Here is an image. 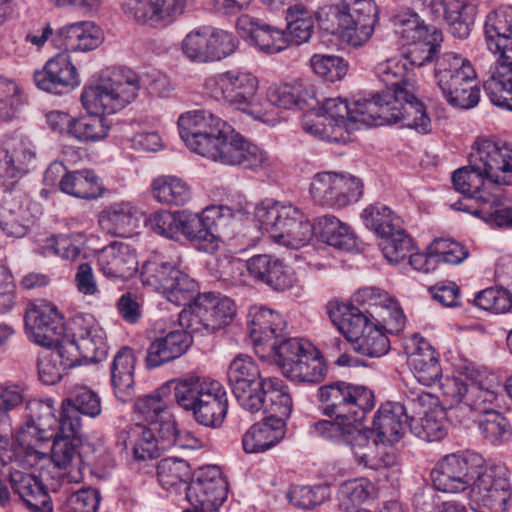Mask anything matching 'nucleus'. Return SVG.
<instances>
[{
    "label": "nucleus",
    "mask_w": 512,
    "mask_h": 512,
    "mask_svg": "<svg viewBox=\"0 0 512 512\" xmlns=\"http://www.w3.org/2000/svg\"><path fill=\"white\" fill-rule=\"evenodd\" d=\"M322 413L334 421L320 420L313 424L318 436L337 443L360 447L367 444V432L358 429L361 422L375 406L373 391L364 386L345 381L323 385L317 390Z\"/></svg>",
    "instance_id": "20e7f679"
},
{
    "label": "nucleus",
    "mask_w": 512,
    "mask_h": 512,
    "mask_svg": "<svg viewBox=\"0 0 512 512\" xmlns=\"http://www.w3.org/2000/svg\"><path fill=\"white\" fill-rule=\"evenodd\" d=\"M135 356L129 347H122L114 356L111 365V383L114 394L122 402L131 400L134 389Z\"/></svg>",
    "instance_id": "c03bdc74"
},
{
    "label": "nucleus",
    "mask_w": 512,
    "mask_h": 512,
    "mask_svg": "<svg viewBox=\"0 0 512 512\" xmlns=\"http://www.w3.org/2000/svg\"><path fill=\"white\" fill-rule=\"evenodd\" d=\"M364 225L380 238L401 227V220L386 205L375 203L366 207L362 214Z\"/></svg>",
    "instance_id": "13d9d810"
},
{
    "label": "nucleus",
    "mask_w": 512,
    "mask_h": 512,
    "mask_svg": "<svg viewBox=\"0 0 512 512\" xmlns=\"http://www.w3.org/2000/svg\"><path fill=\"white\" fill-rule=\"evenodd\" d=\"M478 428L482 437L492 445L506 443L512 436V428L508 420L497 410L480 416Z\"/></svg>",
    "instance_id": "69168bd1"
},
{
    "label": "nucleus",
    "mask_w": 512,
    "mask_h": 512,
    "mask_svg": "<svg viewBox=\"0 0 512 512\" xmlns=\"http://www.w3.org/2000/svg\"><path fill=\"white\" fill-rule=\"evenodd\" d=\"M117 444L125 450H130L137 462L155 459L160 456L161 450L167 449V443L162 439L159 428L147 427L141 423L121 430Z\"/></svg>",
    "instance_id": "393cba45"
},
{
    "label": "nucleus",
    "mask_w": 512,
    "mask_h": 512,
    "mask_svg": "<svg viewBox=\"0 0 512 512\" xmlns=\"http://www.w3.org/2000/svg\"><path fill=\"white\" fill-rule=\"evenodd\" d=\"M371 103H374V96L354 101L353 107L341 97L327 98L316 112L304 114L303 130L328 142H346L350 133L360 125L374 126V123L366 122L362 115Z\"/></svg>",
    "instance_id": "0eeeda50"
},
{
    "label": "nucleus",
    "mask_w": 512,
    "mask_h": 512,
    "mask_svg": "<svg viewBox=\"0 0 512 512\" xmlns=\"http://www.w3.org/2000/svg\"><path fill=\"white\" fill-rule=\"evenodd\" d=\"M10 484L31 512H52L50 496L35 475L19 470L11 471Z\"/></svg>",
    "instance_id": "58836bf2"
},
{
    "label": "nucleus",
    "mask_w": 512,
    "mask_h": 512,
    "mask_svg": "<svg viewBox=\"0 0 512 512\" xmlns=\"http://www.w3.org/2000/svg\"><path fill=\"white\" fill-rule=\"evenodd\" d=\"M486 460L471 450L444 456L431 472L434 487L445 493H459L471 487Z\"/></svg>",
    "instance_id": "6ab92c4d"
},
{
    "label": "nucleus",
    "mask_w": 512,
    "mask_h": 512,
    "mask_svg": "<svg viewBox=\"0 0 512 512\" xmlns=\"http://www.w3.org/2000/svg\"><path fill=\"white\" fill-rule=\"evenodd\" d=\"M51 442L48 459L41 461L38 465L51 460L58 469L67 471L66 478L69 482H80L82 472L80 468L81 457L78 450L79 440L55 437Z\"/></svg>",
    "instance_id": "37998d69"
},
{
    "label": "nucleus",
    "mask_w": 512,
    "mask_h": 512,
    "mask_svg": "<svg viewBox=\"0 0 512 512\" xmlns=\"http://www.w3.org/2000/svg\"><path fill=\"white\" fill-rule=\"evenodd\" d=\"M379 246L384 257L393 264L401 263L415 250L413 239L402 227L381 238Z\"/></svg>",
    "instance_id": "774afa93"
},
{
    "label": "nucleus",
    "mask_w": 512,
    "mask_h": 512,
    "mask_svg": "<svg viewBox=\"0 0 512 512\" xmlns=\"http://www.w3.org/2000/svg\"><path fill=\"white\" fill-rule=\"evenodd\" d=\"M228 382L238 404L250 413H257L261 406L260 390L266 377L261 376L254 359L246 354L237 355L227 372Z\"/></svg>",
    "instance_id": "412c9836"
},
{
    "label": "nucleus",
    "mask_w": 512,
    "mask_h": 512,
    "mask_svg": "<svg viewBox=\"0 0 512 512\" xmlns=\"http://www.w3.org/2000/svg\"><path fill=\"white\" fill-rule=\"evenodd\" d=\"M310 343L299 338L286 337L285 330L282 337H276L270 343H267L266 355L264 358L273 359L280 367L283 375L285 368L292 366L302 354L308 351Z\"/></svg>",
    "instance_id": "603ef678"
},
{
    "label": "nucleus",
    "mask_w": 512,
    "mask_h": 512,
    "mask_svg": "<svg viewBox=\"0 0 512 512\" xmlns=\"http://www.w3.org/2000/svg\"><path fill=\"white\" fill-rule=\"evenodd\" d=\"M236 27L249 36L259 51L275 54L285 50L289 41L282 30L262 24L258 20L242 15L238 18Z\"/></svg>",
    "instance_id": "4c0bfd02"
},
{
    "label": "nucleus",
    "mask_w": 512,
    "mask_h": 512,
    "mask_svg": "<svg viewBox=\"0 0 512 512\" xmlns=\"http://www.w3.org/2000/svg\"><path fill=\"white\" fill-rule=\"evenodd\" d=\"M264 386L260 390L261 406L258 412L264 410L269 417L275 420H286L290 417L293 409V402L287 385L277 377H266Z\"/></svg>",
    "instance_id": "ea45409f"
},
{
    "label": "nucleus",
    "mask_w": 512,
    "mask_h": 512,
    "mask_svg": "<svg viewBox=\"0 0 512 512\" xmlns=\"http://www.w3.org/2000/svg\"><path fill=\"white\" fill-rule=\"evenodd\" d=\"M26 421L19 427L12 445V454L4 464L15 462L25 468H34L48 459V451L52 439H77L81 431L82 419L69 406L61 402V412L57 417V409L52 399H31L26 401Z\"/></svg>",
    "instance_id": "f03ea898"
},
{
    "label": "nucleus",
    "mask_w": 512,
    "mask_h": 512,
    "mask_svg": "<svg viewBox=\"0 0 512 512\" xmlns=\"http://www.w3.org/2000/svg\"><path fill=\"white\" fill-rule=\"evenodd\" d=\"M235 222V214L227 206H209L200 214L186 210L171 212L160 210L151 213L146 226L154 233L175 239L184 235L197 249L213 253L219 247L222 234H228Z\"/></svg>",
    "instance_id": "39448f33"
},
{
    "label": "nucleus",
    "mask_w": 512,
    "mask_h": 512,
    "mask_svg": "<svg viewBox=\"0 0 512 512\" xmlns=\"http://www.w3.org/2000/svg\"><path fill=\"white\" fill-rule=\"evenodd\" d=\"M181 139L193 152L218 162L235 129L207 110H192L180 115Z\"/></svg>",
    "instance_id": "f8f14e48"
},
{
    "label": "nucleus",
    "mask_w": 512,
    "mask_h": 512,
    "mask_svg": "<svg viewBox=\"0 0 512 512\" xmlns=\"http://www.w3.org/2000/svg\"><path fill=\"white\" fill-rule=\"evenodd\" d=\"M230 166H242L255 171H265L272 165L271 157L258 146L246 141L238 132L230 138L218 160Z\"/></svg>",
    "instance_id": "2f4dec72"
},
{
    "label": "nucleus",
    "mask_w": 512,
    "mask_h": 512,
    "mask_svg": "<svg viewBox=\"0 0 512 512\" xmlns=\"http://www.w3.org/2000/svg\"><path fill=\"white\" fill-rule=\"evenodd\" d=\"M413 341L415 348L409 354V366L419 383L430 386L441 376L437 354L425 339L415 337Z\"/></svg>",
    "instance_id": "79ce46f5"
},
{
    "label": "nucleus",
    "mask_w": 512,
    "mask_h": 512,
    "mask_svg": "<svg viewBox=\"0 0 512 512\" xmlns=\"http://www.w3.org/2000/svg\"><path fill=\"white\" fill-rule=\"evenodd\" d=\"M443 401L448 416L459 423L470 419L473 414L483 416L498 406L499 382L493 375L478 374L465 382L461 378L446 377L440 383Z\"/></svg>",
    "instance_id": "6e6552de"
},
{
    "label": "nucleus",
    "mask_w": 512,
    "mask_h": 512,
    "mask_svg": "<svg viewBox=\"0 0 512 512\" xmlns=\"http://www.w3.org/2000/svg\"><path fill=\"white\" fill-rule=\"evenodd\" d=\"M299 208L285 202L266 199L255 207L254 220L260 231L276 241L291 219L298 215Z\"/></svg>",
    "instance_id": "e433bc0d"
},
{
    "label": "nucleus",
    "mask_w": 512,
    "mask_h": 512,
    "mask_svg": "<svg viewBox=\"0 0 512 512\" xmlns=\"http://www.w3.org/2000/svg\"><path fill=\"white\" fill-rule=\"evenodd\" d=\"M70 335L63 336L52 346L59 354V363L65 370L84 363H97L105 359L108 346L106 333L92 315H75L69 322Z\"/></svg>",
    "instance_id": "9d476101"
},
{
    "label": "nucleus",
    "mask_w": 512,
    "mask_h": 512,
    "mask_svg": "<svg viewBox=\"0 0 512 512\" xmlns=\"http://www.w3.org/2000/svg\"><path fill=\"white\" fill-rule=\"evenodd\" d=\"M511 498L506 468L486 461L470 487L471 508L476 512H504Z\"/></svg>",
    "instance_id": "dca6fc26"
},
{
    "label": "nucleus",
    "mask_w": 512,
    "mask_h": 512,
    "mask_svg": "<svg viewBox=\"0 0 512 512\" xmlns=\"http://www.w3.org/2000/svg\"><path fill=\"white\" fill-rule=\"evenodd\" d=\"M326 309L333 325L355 351L368 357H381L388 352L390 342L384 333L385 326L373 315L339 300L329 301Z\"/></svg>",
    "instance_id": "1a4fd4ad"
},
{
    "label": "nucleus",
    "mask_w": 512,
    "mask_h": 512,
    "mask_svg": "<svg viewBox=\"0 0 512 512\" xmlns=\"http://www.w3.org/2000/svg\"><path fill=\"white\" fill-rule=\"evenodd\" d=\"M249 275L256 281L262 282L275 290H286L292 287L293 277L284 266L283 262L270 255L262 254L251 257L245 265Z\"/></svg>",
    "instance_id": "c9c22d12"
},
{
    "label": "nucleus",
    "mask_w": 512,
    "mask_h": 512,
    "mask_svg": "<svg viewBox=\"0 0 512 512\" xmlns=\"http://www.w3.org/2000/svg\"><path fill=\"white\" fill-rule=\"evenodd\" d=\"M377 79L386 87V91L376 93L386 99L390 96H401L403 93L411 96L414 84L408 70V61L402 57H392L378 63L374 69Z\"/></svg>",
    "instance_id": "f704fd0d"
},
{
    "label": "nucleus",
    "mask_w": 512,
    "mask_h": 512,
    "mask_svg": "<svg viewBox=\"0 0 512 512\" xmlns=\"http://www.w3.org/2000/svg\"><path fill=\"white\" fill-rule=\"evenodd\" d=\"M434 77L447 101L454 107L469 109L476 106L480 90L470 61L460 54L446 52L436 58Z\"/></svg>",
    "instance_id": "ddd939ff"
},
{
    "label": "nucleus",
    "mask_w": 512,
    "mask_h": 512,
    "mask_svg": "<svg viewBox=\"0 0 512 512\" xmlns=\"http://www.w3.org/2000/svg\"><path fill=\"white\" fill-rule=\"evenodd\" d=\"M185 499L193 509L219 507L227 496V487L217 467L201 468L185 486Z\"/></svg>",
    "instance_id": "5701e85b"
},
{
    "label": "nucleus",
    "mask_w": 512,
    "mask_h": 512,
    "mask_svg": "<svg viewBox=\"0 0 512 512\" xmlns=\"http://www.w3.org/2000/svg\"><path fill=\"white\" fill-rule=\"evenodd\" d=\"M313 201L327 208H344L362 196L363 184L352 175L326 171L315 174L309 188Z\"/></svg>",
    "instance_id": "aec40b11"
},
{
    "label": "nucleus",
    "mask_w": 512,
    "mask_h": 512,
    "mask_svg": "<svg viewBox=\"0 0 512 512\" xmlns=\"http://www.w3.org/2000/svg\"><path fill=\"white\" fill-rule=\"evenodd\" d=\"M484 35L487 48L494 54L512 38V7H501L490 12L485 21Z\"/></svg>",
    "instance_id": "3c124183"
},
{
    "label": "nucleus",
    "mask_w": 512,
    "mask_h": 512,
    "mask_svg": "<svg viewBox=\"0 0 512 512\" xmlns=\"http://www.w3.org/2000/svg\"><path fill=\"white\" fill-rule=\"evenodd\" d=\"M176 403L186 411H192L195 420L207 427L219 426L227 413V393L223 385L214 379L189 376L174 382Z\"/></svg>",
    "instance_id": "9b49d317"
},
{
    "label": "nucleus",
    "mask_w": 512,
    "mask_h": 512,
    "mask_svg": "<svg viewBox=\"0 0 512 512\" xmlns=\"http://www.w3.org/2000/svg\"><path fill=\"white\" fill-rule=\"evenodd\" d=\"M59 188L63 193L80 199H96L103 193L99 177L88 169L69 172L61 178Z\"/></svg>",
    "instance_id": "8fccbe9b"
},
{
    "label": "nucleus",
    "mask_w": 512,
    "mask_h": 512,
    "mask_svg": "<svg viewBox=\"0 0 512 512\" xmlns=\"http://www.w3.org/2000/svg\"><path fill=\"white\" fill-rule=\"evenodd\" d=\"M259 81L250 72L228 70L207 77L203 83L205 94L224 105L249 115L252 119L274 126L279 117L260 103Z\"/></svg>",
    "instance_id": "423d86ee"
},
{
    "label": "nucleus",
    "mask_w": 512,
    "mask_h": 512,
    "mask_svg": "<svg viewBox=\"0 0 512 512\" xmlns=\"http://www.w3.org/2000/svg\"><path fill=\"white\" fill-rule=\"evenodd\" d=\"M327 16L337 21V25L325 26L331 32L339 31L350 45L360 46L373 34L376 21V7L372 0H341L330 7Z\"/></svg>",
    "instance_id": "f3484780"
},
{
    "label": "nucleus",
    "mask_w": 512,
    "mask_h": 512,
    "mask_svg": "<svg viewBox=\"0 0 512 512\" xmlns=\"http://www.w3.org/2000/svg\"><path fill=\"white\" fill-rule=\"evenodd\" d=\"M286 424L282 420L265 417L250 427L242 439L247 453H262L276 445L285 436Z\"/></svg>",
    "instance_id": "a19ab883"
},
{
    "label": "nucleus",
    "mask_w": 512,
    "mask_h": 512,
    "mask_svg": "<svg viewBox=\"0 0 512 512\" xmlns=\"http://www.w3.org/2000/svg\"><path fill=\"white\" fill-rule=\"evenodd\" d=\"M153 198L164 205L181 206L192 198V189L182 178L173 175H161L151 184Z\"/></svg>",
    "instance_id": "de8ad7c7"
},
{
    "label": "nucleus",
    "mask_w": 512,
    "mask_h": 512,
    "mask_svg": "<svg viewBox=\"0 0 512 512\" xmlns=\"http://www.w3.org/2000/svg\"><path fill=\"white\" fill-rule=\"evenodd\" d=\"M140 81L129 68L118 67L104 73L100 79L81 92V103L88 115L73 119L69 135L81 142L103 140L110 125L103 114H114L133 102L138 96Z\"/></svg>",
    "instance_id": "7ed1b4c3"
},
{
    "label": "nucleus",
    "mask_w": 512,
    "mask_h": 512,
    "mask_svg": "<svg viewBox=\"0 0 512 512\" xmlns=\"http://www.w3.org/2000/svg\"><path fill=\"white\" fill-rule=\"evenodd\" d=\"M249 335L254 344L255 352L264 358L267 343L276 337H282L286 323L282 316L263 306H252L248 312Z\"/></svg>",
    "instance_id": "cd10ccee"
},
{
    "label": "nucleus",
    "mask_w": 512,
    "mask_h": 512,
    "mask_svg": "<svg viewBox=\"0 0 512 512\" xmlns=\"http://www.w3.org/2000/svg\"><path fill=\"white\" fill-rule=\"evenodd\" d=\"M287 29L296 44L308 42L314 31V17L302 4L290 6L286 15Z\"/></svg>",
    "instance_id": "0e129e2a"
},
{
    "label": "nucleus",
    "mask_w": 512,
    "mask_h": 512,
    "mask_svg": "<svg viewBox=\"0 0 512 512\" xmlns=\"http://www.w3.org/2000/svg\"><path fill=\"white\" fill-rule=\"evenodd\" d=\"M423 13L433 19L443 16L450 33L460 39L467 38L474 22L475 8L465 0H418Z\"/></svg>",
    "instance_id": "b1692460"
},
{
    "label": "nucleus",
    "mask_w": 512,
    "mask_h": 512,
    "mask_svg": "<svg viewBox=\"0 0 512 512\" xmlns=\"http://www.w3.org/2000/svg\"><path fill=\"white\" fill-rule=\"evenodd\" d=\"M34 223V216L26 207L15 203L0 206V229L6 236L21 238Z\"/></svg>",
    "instance_id": "6e6d98bb"
},
{
    "label": "nucleus",
    "mask_w": 512,
    "mask_h": 512,
    "mask_svg": "<svg viewBox=\"0 0 512 512\" xmlns=\"http://www.w3.org/2000/svg\"><path fill=\"white\" fill-rule=\"evenodd\" d=\"M25 328L28 338L43 347H51L66 331L63 316L57 306L42 300L28 306Z\"/></svg>",
    "instance_id": "4be33fe9"
},
{
    "label": "nucleus",
    "mask_w": 512,
    "mask_h": 512,
    "mask_svg": "<svg viewBox=\"0 0 512 512\" xmlns=\"http://www.w3.org/2000/svg\"><path fill=\"white\" fill-rule=\"evenodd\" d=\"M25 102L21 87L12 79L0 77V120L17 119Z\"/></svg>",
    "instance_id": "680f3d73"
},
{
    "label": "nucleus",
    "mask_w": 512,
    "mask_h": 512,
    "mask_svg": "<svg viewBox=\"0 0 512 512\" xmlns=\"http://www.w3.org/2000/svg\"><path fill=\"white\" fill-rule=\"evenodd\" d=\"M410 418L401 403L382 404L373 419V431L382 444L398 442L409 427Z\"/></svg>",
    "instance_id": "72a5a7b5"
},
{
    "label": "nucleus",
    "mask_w": 512,
    "mask_h": 512,
    "mask_svg": "<svg viewBox=\"0 0 512 512\" xmlns=\"http://www.w3.org/2000/svg\"><path fill=\"white\" fill-rule=\"evenodd\" d=\"M484 89L493 104L512 110V68L494 66Z\"/></svg>",
    "instance_id": "5fc2aeb1"
},
{
    "label": "nucleus",
    "mask_w": 512,
    "mask_h": 512,
    "mask_svg": "<svg viewBox=\"0 0 512 512\" xmlns=\"http://www.w3.org/2000/svg\"><path fill=\"white\" fill-rule=\"evenodd\" d=\"M468 166L454 171L456 191L476 200L478 206L470 213L494 227L512 226V199L499 194V185L510 184L512 146L479 137L471 147Z\"/></svg>",
    "instance_id": "f257e3e1"
},
{
    "label": "nucleus",
    "mask_w": 512,
    "mask_h": 512,
    "mask_svg": "<svg viewBox=\"0 0 512 512\" xmlns=\"http://www.w3.org/2000/svg\"><path fill=\"white\" fill-rule=\"evenodd\" d=\"M135 423L145 424L147 427L159 428L163 422L172 421L166 411V404L158 393L139 397L133 407Z\"/></svg>",
    "instance_id": "864d4df0"
},
{
    "label": "nucleus",
    "mask_w": 512,
    "mask_h": 512,
    "mask_svg": "<svg viewBox=\"0 0 512 512\" xmlns=\"http://www.w3.org/2000/svg\"><path fill=\"white\" fill-rule=\"evenodd\" d=\"M411 96L403 93L401 96H390L389 99L374 96V103L362 112L364 120L374 123V126L394 124L401 122L402 126L414 129L419 133L431 131V120L426 107L415 94V87L411 89Z\"/></svg>",
    "instance_id": "4468645a"
},
{
    "label": "nucleus",
    "mask_w": 512,
    "mask_h": 512,
    "mask_svg": "<svg viewBox=\"0 0 512 512\" xmlns=\"http://www.w3.org/2000/svg\"><path fill=\"white\" fill-rule=\"evenodd\" d=\"M57 6L95 9L99 0H51ZM187 0H128L122 4L124 13L136 23L149 27H166L183 15Z\"/></svg>",
    "instance_id": "2eb2a0df"
},
{
    "label": "nucleus",
    "mask_w": 512,
    "mask_h": 512,
    "mask_svg": "<svg viewBox=\"0 0 512 512\" xmlns=\"http://www.w3.org/2000/svg\"><path fill=\"white\" fill-rule=\"evenodd\" d=\"M36 86L49 93L61 94L79 84L76 67L68 53H59L34 73Z\"/></svg>",
    "instance_id": "a878e982"
},
{
    "label": "nucleus",
    "mask_w": 512,
    "mask_h": 512,
    "mask_svg": "<svg viewBox=\"0 0 512 512\" xmlns=\"http://www.w3.org/2000/svg\"><path fill=\"white\" fill-rule=\"evenodd\" d=\"M35 152L23 141L0 147V187L11 190L27 174Z\"/></svg>",
    "instance_id": "c85d7f7f"
},
{
    "label": "nucleus",
    "mask_w": 512,
    "mask_h": 512,
    "mask_svg": "<svg viewBox=\"0 0 512 512\" xmlns=\"http://www.w3.org/2000/svg\"><path fill=\"white\" fill-rule=\"evenodd\" d=\"M157 478L163 489L177 493L191 479V469L185 460L164 458L157 465Z\"/></svg>",
    "instance_id": "4d7b16f0"
},
{
    "label": "nucleus",
    "mask_w": 512,
    "mask_h": 512,
    "mask_svg": "<svg viewBox=\"0 0 512 512\" xmlns=\"http://www.w3.org/2000/svg\"><path fill=\"white\" fill-rule=\"evenodd\" d=\"M376 441L355 447L353 454L356 463L365 468L379 471L388 481H394L400 473L398 456L394 451L383 452L380 457L375 456Z\"/></svg>",
    "instance_id": "49530a36"
},
{
    "label": "nucleus",
    "mask_w": 512,
    "mask_h": 512,
    "mask_svg": "<svg viewBox=\"0 0 512 512\" xmlns=\"http://www.w3.org/2000/svg\"><path fill=\"white\" fill-rule=\"evenodd\" d=\"M199 305L206 310L210 326L216 331L229 323L235 314V306L231 299L215 293H203L197 296Z\"/></svg>",
    "instance_id": "bf43d9fd"
},
{
    "label": "nucleus",
    "mask_w": 512,
    "mask_h": 512,
    "mask_svg": "<svg viewBox=\"0 0 512 512\" xmlns=\"http://www.w3.org/2000/svg\"><path fill=\"white\" fill-rule=\"evenodd\" d=\"M394 25L403 45L410 47V64L420 67L434 59L443 40L436 27L426 25L417 13L410 11L398 14Z\"/></svg>",
    "instance_id": "a211bd4d"
},
{
    "label": "nucleus",
    "mask_w": 512,
    "mask_h": 512,
    "mask_svg": "<svg viewBox=\"0 0 512 512\" xmlns=\"http://www.w3.org/2000/svg\"><path fill=\"white\" fill-rule=\"evenodd\" d=\"M314 236V227L305 214L299 209L291 221L286 224L281 234H278L276 243L298 249L307 245Z\"/></svg>",
    "instance_id": "052dcab7"
},
{
    "label": "nucleus",
    "mask_w": 512,
    "mask_h": 512,
    "mask_svg": "<svg viewBox=\"0 0 512 512\" xmlns=\"http://www.w3.org/2000/svg\"><path fill=\"white\" fill-rule=\"evenodd\" d=\"M269 105L283 109L314 110L318 101L301 83L270 86L267 92Z\"/></svg>",
    "instance_id": "a18cd8bd"
},
{
    "label": "nucleus",
    "mask_w": 512,
    "mask_h": 512,
    "mask_svg": "<svg viewBox=\"0 0 512 512\" xmlns=\"http://www.w3.org/2000/svg\"><path fill=\"white\" fill-rule=\"evenodd\" d=\"M103 41L102 30L90 21H80L59 28L52 38L58 48L70 52H88Z\"/></svg>",
    "instance_id": "7c9ffc66"
},
{
    "label": "nucleus",
    "mask_w": 512,
    "mask_h": 512,
    "mask_svg": "<svg viewBox=\"0 0 512 512\" xmlns=\"http://www.w3.org/2000/svg\"><path fill=\"white\" fill-rule=\"evenodd\" d=\"M140 212L129 201H120L106 206L98 215L102 231L112 236L129 237L139 227Z\"/></svg>",
    "instance_id": "473e14b6"
},
{
    "label": "nucleus",
    "mask_w": 512,
    "mask_h": 512,
    "mask_svg": "<svg viewBox=\"0 0 512 512\" xmlns=\"http://www.w3.org/2000/svg\"><path fill=\"white\" fill-rule=\"evenodd\" d=\"M327 374V367L323 357L313 347L308 346L306 351L292 366L285 368L284 376L292 381L320 383Z\"/></svg>",
    "instance_id": "09e8293b"
},
{
    "label": "nucleus",
    "mask_w": 512,
    "mask_h": 512,
    "mask_svg": "<svg viewBox=\"0 0 512 512\" xmlns=\"http://www.w3.org/2000/svg\"><path fill=\"white\" fill-rule=\"evenodd\" d=\"M177 267L168 261L154 258L145 262L141 271L143 285L154 290H159L164 294L167 287H171V278Z\"/></svg>",
    "instance_id": "e2e57ef3"
},
{
    "label": "nucleus",
    "mask_w": 512,
    "mask_h": 512,
    "mask_svg": "<svg viewBox=\"0 0 512 512\" xmlns=\"http://www.w3.org/2000/svg\"><path fill=\"white\" fill-rule=\"evenodd\" d=\"M62 402L75 409L77 413L90 418H97L102 413L100 396L87 386H74Z\"/></svg>",
    "instance_id": "338daca9"
},
{
    "label": "nucleus",
    "mask_w": 512,
    "mask_h": 512,
    "mask_svg": "<svg viewBox=\"0 0 512 512\" xmlns=\"http://www.w3.org/2000/svg\"><path fill=\"white\" fill-rule=\"evenodd\" d=\"M192 343L193 338L184 329H173L157 336L147 348V367L157 368L180 358Z\"/></svg>",
    "instance_id": "c756f323"
},
{
    "label": "nucleus",
    "mask_w": 512,
    "mask_h": 512,
    "mask_svg": "<svg viewBox=\"0 0 512 512\" xmlns=\"http://www.w3.org/2000/svg\"><path fill=\"white\" fill-rule=\"evenodd\" d=\"M99 271L109 279L125 280L138 270L136 251L128 244L114 241L97 254Z\"/></svg>",
    "instance_id": "bb28decb"
}]
</instances>
